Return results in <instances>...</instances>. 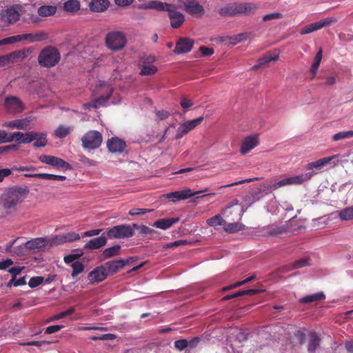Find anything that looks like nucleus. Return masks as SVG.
<instances>
[{"label":"nucleus","mask_w":353,"mask_h":353,"mask_svg":"<svg viewBox=\"0 0 353 353\" xmlns=\"http://www.w3.org/2000/svg\"><path fill=\"white\" fill-rule=\"evenodd\" d=\"M46 238L39 237L31 239L25 243V247L30 250H40L47 245Z\"/></svg>","instance_id":"25"},{"label":"nucleus","mask_w":353,"mask_h":353,"mask_svg":"<svg viewBox=\"0 0 353 353\" xmlns=\"http://www.w3.org/2000/svg\"><path fill=\"white\" fill-rule=\"evenodd\" d=\"M36 141L33 143L34 148H43L47 145L48 141L45 132H37Z\"/></svg>","instance_id":"41"},{"label":"nucleus","mask_w":353,"mask_h":353,"mask_svg":"<svg viewBox=\"0 0 353 353\" xmlns=\"http://www.w3.org/2000/svg\"><path fill=\"white\" fill-rule=\"evenodd\" d=\"M336 157V155H333L331 157L320 159L314 162L309 163L308 164L306 165L305 168L307 170H312L314 168L321 169V168L329 163L332 160L335 159Z\"/></svg>","instance_id":"31"},{"label":"nucleus","mask_w":353,"mask_h":353,"mask_svg":"<svg viewBox=\"0 0 353 353\" xmlns=\"http://www.w3.org/2000/svg\"><path fill=\"white\" fill-rule=\"evenodd\" d=\"M102 141L103 136L101 133L97 130H90L81 138L83 148L89 150H94L99 148Z\"/></svg>","instance_id":"7"},{"label":"nucleus","mask_w":353,"mask_h":353,"mask_svg":"<svg viewBox=\"0 0 353 353\" xmlns=\"http://www.w3.org/2000/svg\"><path fill=\"white\" fill-rule=\"evenodd\" d=\"M125 143L118 137H112L108 140L107 148L112 153H121L125 148Z\"/></svg>","instance_id":"22"},{"label":"nucleus","mask_w":353,"mask_h":353,"mask_svg":"<svg viewBox=\"0 0 353 353\" xmlns=\"http://www.w3.org/2000/svg\"><path fill=\"white\" fill-rule=\"evenodd\" d=\"M258 9L256 4L249 2H233L221 7L219 14L223 17H232L241 14H249Z\"/></svg>","instance_id":"3"},{"label":"nucleus","mask_w":353,"mask_h":353,"mask_svg":"<svg viewBox=\"0 0 353 353\" xmlns=\"http://www.w3.org/2000/svg\"><path fill=\"white\" fill-rule=\"evenodd\" d=\"M63 327H64L63 325H59L48 326L45 330V334H50L57 332L61 330Z\"/></svg>","instance_id":"59"},{"label":"nucleus","mask_w":353,"mask_h":353,"mask_svg":"<svg viewBox=\"0 0 353 353\" xmlns=\"http://www.w3.org/2000/svg\"><path fill=\"white\" fill-rule=\"evenodd\" d=\"M63 8L68 12H77L80 10V2L78 0H68L64 2Z\"/></svg>","instance_id":"34"},{"label":"nucleus","mask_w":353,"mask_h":353,"mask_svg":"<svg viewBox=\"0 0 353 353\" xmlns=\"http://www.w3.org/2000/svg\"><path fill=\"white\" fill-rule=\"evenodd\" d=\"M26 177L38 178L47 180L65 181L66 177L62 175H56L48 173H36L35 174H24Z\"/></svg>","instance_id":"32"},{"label":"nucleus","mask_w":353,"mask_h":353,"mask_svg":"<svg viewBox=\"0 0 353 353\" xmlns=\"http://www.w3.org/2000/svg\"><path fill=\"white\" fill-rule=\"evenodd\" d=\"M153 210L152 209L132 208L129 211L128 214L130 216L143 215L148 212H151Z\"/></svg>","instance_id":"55"},{"label":"nucleus","mask_w":353,"mask_h":353,"mask_svg":"<svg viewBox=\"0 0 353 353\" xmlns=\"http://www.w3.org/2000/svg\"><path fill=\"white\" fill-rule=\"evenodd\" d=\"M107 235L110 239H128L134 235V228L132 224L118 225L109 228Z\"/></svg>","instance_id":"6"},{"label":"nucleus","mask_w":353,"mask_h":353,"mask_svg":"<svg viewBox=\"0 0 353 353\" xmlns=\"http://www.w3.org/2000/svg\"><path fill=\"white\" fill-rule=\"evenodd\" d=\"M353 137V130L339 132L333 135L332 139L337 141L341 139Z\"/></svg>","instance_id":"45"},{"label":"nucleus","mask_w":353,"mask_h":353,"mask_svg":"<svg viewBox=\"0 0 353 353\" xmlns=\"http://www.w3.org/2000/svg\"><path fill=\"white\" fill-rule=\"evenodd\" d=\"M147 63L154 61L153 57H149L146 59ZM157 71V68L154 65L147 64L146 61L143 63L141 67L140 74L142 76L152 75L154 74Z\"/></svg>","instance_id":"30"},{"label":"nucleus","mask_w":353,"mask_h":353,"mask_svg":"<svg viewBox=\"0 0 353 353\" xmlns=\"http://www.w3.org/2000/svg\"><path fill=\"white\" fill-rule=\"evenodd\" d=\"M111 94H108L107 96H101L98 98H96L88 103H85L83 105V107L85 110H89L90 108H99L101 106L105 105V103L109 100L110 98Z\"/></svg>","instance_id":"24"},{"label":"nucleus","mask_w":353,"mask_h":353,"mask_svg":"<svg viewBox=\"0 0 353 353\" xmlns=\"http://www.w3.org/2000/svg\"><path fill=\"white\" fill-rule=\"evenodd\" d=\"M322 54H323V52H322L321 49H320L316 54L314 62L310 68V73L312 74V78H314L317 73L319 67L320 65V63H321V61L322 59Z\"/></svg>","instance_id":"36"},{"label":"nucleus","mask_w":353,"mask_h":353,"mask_svg":"<svg viewBox=\"0 0 353 353\" xmlns=\"http://www.w3.org/2000/svg\"><path fill=\"white\" fill-rule=\"evenodd\" d=\"M188 347V341L186 339H179L174 342V347L179 351H182Z\"/></svg>","instance_id":"57"},{"label":"nucleus","mask_w":353,"mask_h":353,"mask_svg":"<svg viewBox=\"0 0 353 353\" xmlns=\"http://www.w3.org/2000/svg\"><path fill=\"white\" fill-rule=\"evenodd\" d=\"M4 105L6 111L10 114L19 113L24 109L22 101L17 97H7L5 99Z\"/></svg>","instance_id":"15"},{"label":"nucleus","mask_w":353,"mask_h":353,"mask_svg":"<svg viewBox=\"0 0 353 353\" xmlns=\"http://www.w3.org/2000/svg\"><path fill=\"white\" fill-rule=\"evenodd\" d=\"M103 231V229H94L86 231L83 233L82 236L83 237H87V236H97Z\"/></svg>","instance_id":"63"},{"label":"nucleus","mask_w":353,"mask_h":353,"mask_svg":"<svg viewBox=\"0 0 353 353\" xmlns=\"http://www.w3.org/2000/svg\"><path fill=\"white\" fill-rule=\"evenodd\" d=\"M26 57V52L24 50H18L7 54L9 63H15L22 61Z\"/></svg>","instance_id":"33"},{"label":"nucleus","mask_w":353,"mask_h":353,"mask_svg":"<svg viewBox=\"0 0 353 353\" xmlns=\"http://www.w3.org/2000/svg\"><path fill=\"white\" fill-rule=\"evenodd\" d=\"M204 119L203 117H200L197 119L188 121L181 124L177 129L176 133V139H179L182 138L184 135L188 134L190 130L195 128L199 125Z\"/></svg>","instance_id":"14"},{"label":"nucleus","mask_w":353,"mask_h":353,"mask_svg":"<svg viewBox=\"0 0 353 353\" xmlns=\"http://www.w3.org/2000/svg\"><path fill=\"white\" fill-rule=\"evenodd\" d=\"M105 45L111 50L119 51L123 49L126 43L125 34L121 31H111L105 36Z\"/></svg>","instance_id":"5"},{"label":"nucleus","mask_w":353,"mask_h":353,"mask_svg":"<svg viewBox=\"0 0 353 353\" xmlns=\"http://www.w3.org/2000/svg\"><path fill=\"white\" fill-rule=\"evenodd\" d=\"M39 160L43 163L51 165L58 170H71V165L63 159L52 155L41 154L39 157Z\"/></svg>","instance_id":"9"},{"label":"nucleus","mask_w":353,"mask_h":353,"mask_svg":"<svg viewBox=\"0 0 353 353\" xmlns=\"http://www.w3.org/2000/svg\"><path fill=\"white\" fill-rule=\"evenodd\" d=\"M30 122L31 120L30 118H24L21 119H16L10 121H6L2 123V127L9 128L12 129H19V130H29L30 129Z\"/></svg>","instance_id":"17"},{"label":"nucleus","mask_w":353,"mask_h":353,"mask_svg":"<svg viewBox=\"0 0 353 353\" xmlns=\"http://www.w3.org/2000/svg\"><path fill=\"white\" fill-rule=\"evenodd\" d=\"M65 242L63 241V235H59L54 236L53 239L50 241V245H58L63 243H65Z\"/></svg>","instance_id":"64"},{"label":"nucleus","mask_w":353,"mask_h":353,"mask_svg":"<svg viewBox=\"0 0 353 353\" xmlns=\"http://www.w3.org/2000/svg\"><path fill=\"white\" fill-rule=\"evenodd\" d=\"M63 241L65 243L73 242L74 241H77L80 239V236L79 234L71 232L66 234H63Z\"/></svg>","instance_id":"51"},{"label":"nucleus","mask_w":353,"mask_h":353,"mask_svg":"<svg viewBox=\"0 0 353 353\" xmlns=\"http://www.w3.org/2000/svg\"><path fill=\"white\" fill-rule=\"evenodd\" d=\"M37 136V132L30 131L24 133V137L23 139V143H30L33 141Z\"/></svg>","instance_id":"54"},{"label":"nucleus","mask_w":353,"mask_h":353,"mask_svg":"<svg viewBox=\"0 0 353 353\" xmlns=\"http://www.w3.org/2000/svg\"><path fill=\"white\" fill-rule=\"evenodd\" d=\"M121 250V245H116L112 247L106 248L102 253L103 259H108L119 254Z\"/></svg>","instance_id":"40"},{"label":"nucleus","mask_w":353,"mask_h":353,"mask_svg":"<svg viewBox=\"0 0 353 353\" xmlns=\"http://www.w3.org/2000/svg\"><path fill=\"white\" fill-rule=\"evenodd\" d=\"M194 41L188 38H180L176 43L174 52L183 54L191 51L193 48Z\"/></svg>","instance_id":"20"},{"label":"nucleus","mask_w":353,"mask_h":353,"mask_svg":"<svg viewBox=\"0 0 353 353\" xmlns=\"http://www.w3.org/2000/svg\"><path fill=\"white\" fill-rule=\"evenodd\" d=\"M316 173L314 172H305L302 173L299 175L288 177L289 181L290 182V185L296 184L300 185L303 183L307 181L312 179V177L315 175Z\"/></svg>","instance_id":"29"},{"label":"nucleus","mask_w":353,"mask_h":353,"mask_svg":"<svg viewBox=\"0 0 353 353\" xmlns=\"http://www.w3.org/2000/svg\"><path fill=\"white\" fill-rule=\"evenodd\" d=\"M305 329H300L294 332V336L299 341L300 345H303L305 342L306 334L304 332Z\"/></svg>","instance_id":"52"},{"label":"nucleus","mask_w":353,"mask_h":353,"mask_svg":"<svg viewBox=\"0 0 353 353\" xmlns=\"http://www.w3.org/2000/svg\"><path fill=\"white\" fill-rule=\"evenodd\" d=\"M57 7L54 6H42L38 8L37 12L41 17H50L56 13Z\"/></svg>","instance_id":"35"},{"label":"nucleus","mask_w":353,"mask_h":353,"mask_svg":"<svg viewBox=\"0 0 353 353\" xmlns=\"http://www.w3.org/2000/svg\"><path fill=\"white\" fill-rule=\"evenodd\" d=\"M24 137V133L21 132H14L12 134H8V140L7 141L12 142L13 141H17L19 144L23 143V139Z\"/></svg>","instance_id":"47"},{"label":"nucleus","mask_w":353,"mask_h":353,"mask_svg":"<svg viewBox=\"0 0 353 353\" xmlns=\"http://www.w3.org/2000/svg\"><path fill=\"white\" fill-rule=\"evenodd\" d=\"M325 298L323 292H318L314 294L307 295L301 299L300 301L302 303H309L320 300H323Z\"/></svg>","instance_id":"39"},{"label":"nucleus","mask_w":353,"mask_h":353,"mask_svg":"<svg viewBox=\"0 0 353 353\" xmlns=\"http://www.w3.org/2000/svg\"><path fill=\"white\" fill-rule=\"evenodd\" d=\"M336 21V20L334 18H325L323 20L316 21L305 26L301 30L300 34L301 35L310 34L311 32L320 30L325 26H330L331 23Z\"/></svg>","instance_id":"12"},{"label":"nucleus","mask_w":353,"mask_h":353,"mask_svg":"<svg viewBox=\"0 0 353 353\" xmlns=\"http://www.w3.org/2000/svg\"><path fill=\"white\" fill-rule=\"evenodd\" d=\"M30 191L28 187L13 186L7 189L1 196V201L6 209L14 208L28 196Z\"/></svg>","instance_id":"2"},{"label":"nucleus","mask_w":353,"mask_h":353,"mask_svg":"<svg viewBox=\"0 0 353 353\" xmlns=\"http://www.w3.org/2000/svg\"><path fill=\"white\" fill-rule=\"evenodd\" d=\"M207 223L210 226L223 225L225 224V221L221 217V215H215L207 220Z\"/></svg>","instance_id":"43"},{"label":"nucleus","mask_w":353,"mask_h":353,"mask_svg":"<svg viewBox=\"0 0 353 353\" xmlns=\"http://www.w3.org/2000/svg\"><path fill=\"white\" fill-rule=\"evenodd\" d=\"M60 61V53L54 47L49 46L43 48L38 56V63L42 67L51 68Z\"/></svg>","instance_id":"4"},{"label":"nucleus","mask_w":353,"mask_h":353,"mask_svg":"<svg viewBox=\"0 0 353 353\" xmlns=\"http://www.w3.org/2000/svg\"><path fill=\"white\" fill-rule=\"evenodd\" d=\"M23 269L24 267L14 266L9 269L8 272L12 274V277L17 279V276L19 275Z\"/></svg>","instance_id":"62"},{"label":"nucleus","mask_w":353,"mask_h":353,"mask_svg":"<svg viewBox=\"0 0 353 353\" xmlns=\"http://www.w3.org/2000/svg\"><path fill=\"white\" fill-rule=\"evenodd\" d=\"M258 292H259L258 290H253V289L246 290H240V291H239L236 293H234L232 294L225 296L223 298V300L228 301V300L234 299V298H236L239 296H241L243 295H254V294H256L258 293Z\"/></svg>","instance_id":"37"},{"label":"nucleus","mask_w":353,"mask_h":353,"mask_svg":"<svg viewBox=\"0 0 353 353\" xmlns=\"http://www.w3.org/2000/svg\"><path fill=\"white\" fill-rule=\"evenodd\" d=\"M73 130L72 127L59 125L54 132L55 136L59 138H64Z\"/></svg>","instance_id":"42"},{"label":"nucleus","mask_w":353,"mask_h":353,"mask_svg":"<svg viewBox=\"0 0 353 353\" xmlns=\"http://www.w3.org/2000/svg\"><path fill=\"white\" fill-rule=\"evenodd\" d=\"M209 191L208 188H205L202 190L192 192L191 190L187 188L182 191H176L172 192H169L165 194V197L173 202H176L180 200H184L189 199L193 196L198 195L201 193L208 192Z\"/></svg>","instance_id":"11"},{"label":"nucleus","mask_w":353,"mask_h":353,"mask_svg":"<svg viewBox=\"0 0 353 353\" xmlns=\"http://www.w3.org/2000/svg\"><path fill=\"white\" fill-rule=\"evenodd\" d=\"M43 280L44 278L40 276L32 277L28 282V285L31 288H36L41 285L43 282Z\"/></svg>","instance_id":"53"},{"label":"nucleus","mask_w":353,"mask_h":353,"mask_svg":"<svg viewBox=\"0 0 353 353\" xmlns=\"http://www.w3.org/2000/svg\"><path fill=\"white\" fill-rule=\"evenodd\" d=\"M341 220L349 221L353 219V208H346L339 212Z\"/></svg>","instance_id":"44"},{"label":"nucleus","mask_w":353,"mask_h":353,"mask_svg":"<svg viewBox=\"0 0 353 353\" xmlns=\"http://www.w3.org/2000/svg\"><path fill=\"white\" fill-rule=\"evenodd\" d=\"M107 243V239L105 236H99L90 239L87 243L85 244L84 248L88 250H97L103 246Z\"/></svg>","instance_id":"26"},{"label":"nucleus","mask_w":353,"mask_h":353,"mask_svg":"<svg viewBox=\"0 0 353 353\" xmlns=\"http://www.w3.org/2000/svg\"><path fill=\"white\" fill-rule=\"evenodd\" d=\"M179 221V218L160 219L153 223V227L161 230H167Z\"/></svg>","instance_id":"28"},{"label":"nucleus","mask_w":353,"mask_h":353,"mask_svg":"<svg viewBox=\"0 0 353 353\" xmlns=\"http://www.w3.org/2000/svg\"><path fill=\"white\" fill-rule=\"evenodd\" d=\"M21 11V6L12 5L1 12V19L8 23H14L19 21Z\"/></svg>","instance_id":"10"},{"label":"nucleus","mask_w":353,"mask_h":353,"mask_svg":"<svg viewBox=\"0 0 353 353\" xmlns=\"http://www.w3.org/2000/svg\"><path fill=\"white\" fill-rule=\"evenodd\" d=\"M72 268V276L76 277L79 274L82 272L85 268L83 264L81 262H74L71 264Z\"/></svg>","instance_id":"46"},{"label":"nucleus","mask_w":353,"mask_h":353,"mask_svg":"<svg viewBox=\"0 0 353 353\" xmlns=\"http://www.w3.org/2000/svg\"><path fill=\"white\" fill-rule=\"evenodd\" d=\"M132 261L133 259L132 257L126 260H113L107 262L104 266L106 268L108 275H113L118 272L119 270L122 269L125 265L128 264Z\"/></svg>","instance_id":"16"},{"label":"nucleus","mask_w":353,"mask_h":353,"mask_svg":"<svg viewBox=\"0 0 353 353\" xmlns=\"http://www.w3.org/2000/svg\"><path fill=\"white\" fill-rule=\"evenodd\" d=\"M19 41H21L20 34L9 37L0 40V46L6 44H12Z\"/></svg>","instance_id":"50"},{"label":"nucleus","mask_w":353,"mask_h":353,"mask_svg":"<svg viewBox=\"0 0 353 353\" xmlns=\"http://www.w3.org/2000/svg\"><path fill=\"white\" fill-rule=\"evenodd\" d=\"M308 340L307 344V351L308 353H316V350L320 347L321 339L319 334L314 331L308 332Z\"/></svg>","instance_id":"19"},{"label":"nucleus","mask_w":353,"mask_h":353,"mask_svg":"<svg viewBox=\"0 0 353 353\" xmlns=\"http://www.w3.org/2000/svg\"><path fill=\"white\" fill-rule=\"evenodd\" d=\"M180 105L183 110L186 112L194 105V102L192 99L188 98L186 96H183L181 99Z\"/></svg>","instance_id":"49"},{"label":"nucleus","mask_w":353,"mask_h":353,"mask_svg":"<svg viewBox=\"0 0 353 353\" xmlns=\"http://www.w3.org/2000/svg\"><path fill=\"white\" fill-rule=\"evenodd\" d=\"M108 276L106 268L104 265H101L88 274V279L91 283H99L104 281Z\"/></svg>","instance_id":"18"},{"label":"nucleus","mask_w":353,"mask_h":353,"mask_svg":"<svg viewBox=\"0 0 353 353\" xmlns=\"http://www.w3.org/2000/svg\"><path fill=\"white\" fill-rule=\"evenodd\" d=\"M39 160L43 163L51 165L58 170H71V165L63 159L52 155L41 154L39 157Z\"/></svg>","instance_id":"8"},{"label":"nucleus","mask_w":353,"mask_h":353,"mask_svg":"<svg viewBox=\"0 0 353 353\" xmlns=\"http://www.w3.org/2000/svg\"><path fill=\"white\" fill-rule=\"evenodd\" d=\"M139 8L167 11L170 19V26L173 28H179L185 21L184 14L177 11L176 7L174 4L163 3L160 1H149L140 5Z\"/></svg>","instance_id":"1"},{"label":"nucleus","mask_w":353,"mask_h":353,"mask_svg":"<svg viewBox=\"0 0 353 353\" xmlns=\"http://www.w3.org/2000/svg\"><path fill=\"white\" fill-rule=\"evenodd\" d=\"M83 254V252H81L79 253L70 254L66 255L63 258V261L66 264L72 263L74 262H76L75 261L79 259L81 256H82Z\"/></svg>","instance_id":"48"},{"label":"nucleus","mask_w":353,"mask_h":353,"mask_svg":"<svg viewBox=\"0 0 353 353\" xmlns=\"http://www.w3.org/2000/svg\"><path fill=\"white\" fill-rule=\"evenodd\" d=\"M224 225V230L228 233H234L244 230L245 225L241 223H226Z\"/></svg>","instance_id":"38"},{"label":"nucleus","mask_w":353,"mask_h":353,"mask_svg":"<svg viewBox=\"0 0 353 353\" xmlns=\"http://www.w3.org/2000/svg\"><path fill=\"white\" fill-rule=\"evenodd\" d=\"M283 17V14L280 12H274L265 14L263 17V21H268L273 19H279Z\"/></svg>","instance_id":"58"},{"label":"nucleus","mask_w":353,"mask_h":353,"mask_svg":"<svg viewBox=\"0 0 353 353\" xmlns=\"http://www.w3.org/2000/svg\"><path fill=\"white\" fill-rule=\"evenodd\" d=\"M133 228L138 230L139 234L140 235H145L148 236V239L154 240L159 239V232L157 230H154L152 228H150L146 225H139L137 223H132Z\"/></svg>","instance_id":"23"},{"label":"nucleus","mask_w":353,"mask_h":353,"mask_svg":"<svg viewBox=\"0 0 353 353\" xmlns=\"http://www.w3.org/2000/svg\"><path fill=\"white\" fill-rule=\"evenodd\" d=\"M109 5L108 0H91L89 8L92 12H102L108 9Z\"/></svg>","instance_id":"27"},{"label":"nucleus","mask_w":353,"mask_h":353,"mask_svg":"<svg viewBox=\"0 0 353 353\" xmlns=\"http://www.w3.org/2000/svg\"><path fill=\"white\" fill-rule=\"evenodd\" d=\"M259 144L258 135H250L245 137L241 146L240 152L243 154H245L249 152L253 148H254Z\"/></svg>","instance_id":"21"},{"label":"nucleus","mask_w":353,"mask_h":353,"mask_svg":"<svg viewBox=\"0 0 353 353\" xmlns=\"http://www.w3.org/2000/svg\"><path fill=\"white\" fill-rule=\"evenodd\" d=\"M186 244H188V241L186 240H178V241H175L174 242L168 243L165 248H173L179 247V246L186 245Z\"/></svg>","instance_id":"61"},{"label":"nucleus","mask_w":353,"mask_h":353,"mask_svg":"<svg viewBox=\"0 0 353 353\" xmlns=\"http://www.w3.org/2000/svg\"><path fill=\"white\" fill-rule=\"evenodd\" d=\"M184 10L196 18H201L205 14V9L196 0L186 1L184 3Z\"/></svg>","instance_id":"13"},{"label":"nucleus","mask_w":353,"mask_h":353,"mask_svg":"<svg viewBox=\"0 0 353 353\" xmlns=\"http://www.w3.org/2000/svg\"><path fill=\"white\" fill-rule=\"evenodd\" d=\"M289 185H290V182L289 181L288 178H285V179H283L271 185L270 186V189L275 190L279 189L281 187Z\"/></svg>","instance_id":"56"},{"label":"nucleus","mask_w":353,"mask_h":353,"mask_svg":"<svg viewBox=\"0 0 353 353\" xmlns=\"http://www.w3.org/2000/svg\"><path fill=\"white\" fill-rule=\"evenodd\" d=\"M309 259L303 258L293 263L294 269L303 268L308 264Z\"/></svg>","instance_id":"60"}]
</instances>
